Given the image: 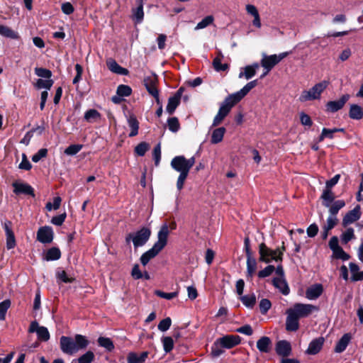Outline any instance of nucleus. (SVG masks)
I'll return each instance as SVG.
<instances>
[{
    "mask_svg": "<svg viewBox=\"0 0 363 363\" xmlns=\"http://www.w3.org/2000/svg\"><path fill=\"white\" fill-rule=\"evenodd\" d=\"M169 230L167 223H164L157 233V241L155 242L152 248L144 252L140 261L142 265L146 266L148 262L155 258L167 245L168 242Z\"/></svg>",
    "mask_w": 363,
    "mask_h": 363,
    "instance_id": "obj_1",
    "label": "nucleus"
},
{
    "mask_svg": "<svg viewBox=\"0 0 363 363\" xmlns=\"http://www.w3.org/2000/svg\"><path fill=\"white\" fill-rule=\"evenodd\" d=\"M152 235L150 228L143 226L135 232L128 233L125 237V242H133L135 250L144 246L150 240Z\"/></svg>",
    "mask_w": 363,
    "mask_h": 363,
    "instance_id": "obj_2",
    "label": "nucleus"
},
{
    "mask_svg": "<svg viewBox=\"0 0 363 363\" xmlns=\"http://www.w3.org/2000/svg\"><path fill=\"white\" fill-rule=\"evenodd\" d=\"M329 84V81L327 80H323L319 83L315 84L308 91H302L299 97V101L301 102H305L307 101L320 99L321 94L328 86Z\"/></svg>",
    "mask_w": 363,
    "mask_h": 363,
    "instance_id": "obj_3",
    "label": "nucleus"
},
{
    "mask_svg": "<svg viewBox=\"0 0 363 363\" xmlns=\"http://www.w3.org/2000/svg\"><path fill=\"white\" fill-rule=\"evenodd\" d=\"M244 251L247 257L246 276L247 279H252L256 272L257 262L254 257L253 252L251 249L250 240L248 236H246L244 239Z\"/></svg>",
    "mask_w": 363,
    "mask_h": 363,
    "instance_id": "obj_4",
    "label": "nucleus"
},
{
    "mask_svg": "<svg viewBox=\"0 0 363 363\" xmlns=\"http://www.w3.org/2000/svg\"><path fill=\"white\" fill-rule=\"evenodd\" d=\"M259 261L261 262L269 264L274 260L277 262L281 263L283 261V258L281 257V255L276 256V251L268 247L264 242L259 245Z\"/></svg>",
    "mask_w": 363,
    "mask_h": 363,
    "instance_id": "obj_5",
    "label": "nucleus"
},
{
    "mask_svg": "<svg viewBox=\"0 0 363 363\" xmlns=\"http://www.w3.org/2000/svg\"><path fill=\"white\" fill-rule=\"evenodd\" d=\"M1 223L6 235V248L8 250H11L16 245L15 235L12 229L13 223L9 220H5L4 222Z\"/></svg>",
    "mask_w": 363,
    "mask_h": 363,
    "instance_id": "obj_6",
    "label": "nucleus"
},
{
    "mask_svg": "<svg viewBox=\"0 0 363 363\" xmlns=\"http://www.w3.org/2000/svg\"><path fill=\"white\" fill-rule=\"evenodd\" d=\"M54 238V232L52 227L45 225L39 228L37 232V240L43 244L51 243Z\"/></svg>",
    "mask_w": 363,
    "mask_h": 363,
    "instance_id": "obj_7",
    "label": "nucleus"
},
{
    "mask_svg": "<svg viewBox=\"0 0 363 363\" xmlns=\"http://www.w3.org/2000/svg\"><path fill=\"white\" fill-rule=\"evenodd\" d=\"M362 216L361 207L357 205L352 210L349 211L343 217L342 225L347 228L349 225L357 221Z\"/></svg>",
    "mask_w": 363,
    "mask_h": 363,
    "instance_id": "obj_8",
    "label": "nucleus"
},
{
    "mask_svg": "<svg viewBox=\"0 0 363 363\" xmlns=\"http://www.w3.org/2000/svg\"><path fill=\"white\" fill-rule=\"evenodd\" d=\"M289 309L300 318L308 316L313 310H317L318 308L311 304L296 303L293 308Z\"/></svg>",
    "mask_w": 363,
    "mask_h": 363,
    "instance_id": "obj_9",
    "label": "nucleus"
},
{
    "mask_svg": "<svg viewBox=\"0 0 363 363\" xmlns=\"http://www.w3.org/2000/svg\"><path fill=\"white\" fill-rule=\"evenodd\" d=\"M350 99L349 94H343L337 101H329L325 104V111L328 113H335L342 109Z\"/></svg>",
    "mask_w": 363,
    "mask_h": 363,
    "instance_id": "obj_10",
    "label": "nucleus"
},
{
    "mask_svg": "<svg viewBox=\"0 0 363 363\" xmlns=\"http://www.w3.org/2000/svg\"><path fill=\"white\" fill-rule=\"evenodd\" d=\"M258 84V80L255 79L245 84L240 91L229 94L230 98L237 104L239 103L253 88Z\"/></svg>",
    "mask_w": 363,
    "mask_h": 363,
    "instance_id": "obj_11",
    "label": "nucleus"
},
{
    "mask_svg": "<svg viewBox=\"0 0 363 363\" xmlns=\"http://www.w3.org/2000/svg\"><path fill=\"white\" fill-rule=\"evenodd\" d=\"M258 84V80L255 79L245 84L240 91L229 94L230 98L237 104L239 103L253 88Z\"/></svg>",
    "mask_w": 363,
    "mask_h": 363,
    "instance_id": "obj_12",
    "label": "nucleus"
},
{
    "mask_svg": "<svg viewBox=\"0 0 363 363\" xmlns=\"http://www.w3.org/2000/svg\"><path fill=\"white\" fill-rule=\"evenodd\" d=\"M242 338L239 335H226L218 339V342L225 349H231L241 342Z\"/></svg>",
    "mask_w": 363,
    "mask_h": 363,
    "instance_id": "obj_13",
    "label": "nucleus"
},
{
    "mask_svg": "<svg viewBox=\"0 0 363 363\" xmlns=\"http://www.w3.org/2000/svg\"><path fill=\"white\" fill-rule=\"evenodd\" d=\"M12 186L13 187V192L16 195H28L33 198L35 196L34 189L27 183L14 182H13Z\"/></svg>",
    "mask_w": 363,
    "mask_h": 363,
    "instance_id": "obj_14",
    "label": "nucleus"
},
{
    "mask_svg": "<svg viewBox=\"0 0 363 363\" xmlns=\"http://www.w3.org/2000/svg\"><path fill=\"white\" fill-rule=\"evenodd\" d=\"M60 349L63 353L72 354L76 352V344L74 340L67 336H62L60 339Z\"/></svg>",
    "mask_w": 363,
    "mask_h": 363,
    "instance_id": "obj_15",
    "label": "nucleus"
},
{
    "mask_svg": "<svg viewBox=\"0 0 363 363\" xmlns=\"http://www.w3.org/2000/svg\"><path fill=\"white\" fill-rule=\"evenodd\" d=\"M170 165L177 172L190 171L186 163V158L184 155H178L173 157Z\"/></svg>",
    "mask_w": 363,
    "mask_h": 363,
    "instance_id": "obj_16",
    "label": "nucleus"
},
{
    "mask_svg": "<svg viewBox=\"0 0 363 363\" xmlns=\"http://www.w3.org/2000/svg\"><path fill=\"white\" fill-rule=\"evenodd\" d=\"M287 317L286 320V330L287 331L294 332L299 328V318L290 309L286 311Z\"/></svg>",
    "mask_w": 363,
    "mask_h": 363,
    "instance_id": "obj_17",
    "label": "nucleus"
},
{
    "mask_svg": "<svg viewBox=\"0 0 363 363\" xmlns=\"http://www.w3.org/2000/svg\"><path fill=\"white\" fill-rule=\"evenodd\" d=\"M136 7L132 9V19L135 24L141 23L144 19L143 0H135Z\"/></svg>",
    "mask_w": 363,
    "mask_h": 363,
    "instance_id": "obj_18",
    "label": "nucleus"
},
{
    "mask_svg": "<svg viewBox=\"0 0 363 363\" xmlns=\"http://www.w3.org/2000/svg\"><path fill=\"white\" fill-rule=\"evenodd\" d=\"M291 345L287 340H279L276 344L275 350L279 356L288 357L291 353Z\"/></svg>",
    "mask_w": 363,
    "mask_h": 363,
    "instance_id": "obj_19",
    "label": "nucleus"
},
{
    "mask_svg": "<svg viewBox=\"0 0 363 363\" xmlns=\"http://www.w3.org/2000/svg\"><path fill=\"white\" fill-rule=\"evenodd\" d=\"M325 339L323 337L313 339L308 345L306 353L314 355L318 354L322 349Z\"/></svg>",
    "mask_w": 363,
    "mask_h": 363,
    "instance_id": "obj_20",
    "label": "nucleus"
},
{
    "mask_svg": "<svg viewBox=\"0 0 363 363\" xmlns=\"http://www.w3.org/2000/svg\"><path fill=\"white\" fill-rule=\"evenodd\" d=\"M272 284L283 295L287 296L290 293V289L285 278H273Z\"/></svg>",
    "mask_w": 363,
    "mask_h": 363,
    "instance_id": "obj_21",
    "label": "nucleus"
},
{
    "mask_svg": "<svg viewBox=\"0 0 363 363\" xmlns=\"http://www.w3.org/2000/svg\"><path fill=\"white\" fill-rule=\"evenodd\" d=\"M272 340L267 336L260 337L257 342V348L262 353H269L272 350Z\"/></svg>",
    "mask_w": 363,
    "mask_h": 363,
    "instance_id": "obj_22",
    "label": "nucleus"
},
{
    "mask_svg": "<svg viewBox=\"0 0 363 363\" xmlns=\"http://www.w3.org/2000/svg\"><path fill=\"white\" fill-rule=\"evenodd\" d=\"M277 64V55H264L261 60L260 65L264 69L271 71Z\"/></svg>",
    "mask_w": 363,
    "mask_h": 363,
    "instance_id": "obj_23",
    "label": "nucleus"
},
{
    "mask_svg": "<svg viewBox=\"0 0 363 363\" xmlns=\"http://www.w3.org/2000/svg\"><path fill=\"white\" fill-rule=\"evenodd\" d=\"M323 286L321 284H315L307 289L306 291V298L310 300L318 298L323 294Z\"/></svg>",
    "mask_w": 363,
    "mask_h": 363,
    "instance_id": "obj_24",
    "label": "nucleus"
},
{
    "mask_svg": "<svg viewBox=\"0 0 363 363\" xmlns=\"http://www.w3.org/2000/svg\"><path fill=\"white\" fill-rule=\"evenodd\" d=\"M236 104L237 103L228 95L221 104L218 112L225 118L230 112L231 108Z\"/></svg>",
    "mask_w": 363,
    "mask_h": 363,
    "instance_id": "obj_25",
    "label": "nucleus"
},
{
    "mask_svg": "<svg viewBox=\"0 0 363 363\" xmlns=\"http://www.w3.org/2000/svg\"><path fill=\"white\" fill-rule=\"evenodd\" d=\"M322 200V205L325 207H329L332 203L335 201V195L332 189H324L320 197Z\"/></svg>",
    "mask_w": 363,
    "mask_h": 363,
    "instance_id": "obj_26",
    "label": "nucleus"
},
{
    "mask_svg": "<svg viewBox=\"0 0 363 363\" xmlns=\"http://www.w3.org/2000/svg\"><path fill=\"white\" fill-rule=\"evenodd\" d=\"M259 67V65L257 62H255L252 65L245 66L244 67V72H240L239 78L244 77L247 80L250 79L256 74V71Z\"/></svg>",
    "mask_w": 363,
    "mask_h": 363,
    "instance_id": "obj_27",
    "label": "nucleus"
},
{
    "mask_svg": "<svg viewBox=\"0 0 363 363\" xmlns=\"http://www.w3.org/2000/svg\"><path fill=\"white\" fill-rule=\"evenodd\" d=\"M106 65L109 70L113 73L121 75H127L129 72L127 69L119 65L115 60L110 59L107 61Z\"/></svg>",
    "mask_w": 363,
    "mask_h": 363,
    "instance_id": "obj_28",
    "label": "nucleus"
},
{
    "mask_svg": "<svg viewBox=\"0 0 363 363\" xmlns=\"http://www.w3.org/2000/svg\"><path fill=\"white\" fill-rule=\"evenodd\" d=\"M350 340L351 335L350 333L344 334L336 343V345L334 349L335 352L337 353H341L344 352L346 350Z\"/></svg>",
    "mask_w": 363,
    "mask_h": 363,
    "instance_id": "obj_29",
    "label": "nucleus"
},
{
    "mask_svg": "<svg viewBox=\"0 0 363 363\" xmlns=\"http://www.w3.org/2000/svg\"><path fill=\"white\" fill-rule=\"evenodd\" d=\"M128 124L130 128V132L128 134L130 138L136 136L138 134L139 121L134 114H130L128 118Z\"/></svg>",
    "mask_w": 363,
    "mask_h": 363,
    "instance_id": "obj_30",
    "label": "nucleus"
},
{
    "mask_svg": "<svg viewBox=\"0 0 363 363\" xmlns=\"http://www.w3.org/2000/svg\"><path fill=\"white\" fill-rule=\"evenodd\" d=\"M61 255L62 253L59 247H52L46 251L43 259L46 261H55L60 259Z\"/></svg>",
    "mask_w": 363,
    "mask_h": 363,
    "instance_id": "obj_31",
    "label": "nucleus"
},
{
    "mask_svg": "<svg viewBox=\"0 0 363 363\" xmlns=\"http://www.w3.org/2000/svg\"><path fill=\"white\" fill-rule=\"evenodd\" d=\"M349 117L353 120H361L363 118V108L357 104H351Z\"/></svg>",
    "mask_w": 363,
    "mask_h": 363,
    "instance_id": "obj_32",
    "label": "nucleus"
},
{
    "mask_svg": "<svg viewBox=\"0 0 363 363\" xmlns=\"http://www.w3.org/2000/svg\"><path fill=\"white\" fill-rule=\"evenodd\" d=\"M225 132L226 129L224 127H220L213 130L211 137V143L212 144L220 143L223 139Z\"/></svg>",
    "mask_w": 363,
    "mask_h": 363,
    "instance_id": "obj_33",
    "label": "nucleus"
},
{
    "mask_svg": "<svg viewBox=\"0 0 363 363\" xmlns=\"http://www.w3.org/2000/svg\"><path fill=\"white\" fill-rule=\"evenodd\" d=\"M157 82V79L156 77H147L144 79L143 84L149 94L158 90L156 86Z\"/></svg>",
    "mask_w": 363,
    "mask_h": 363,
    "instance_id": "obj_34",
    "label": "nucleus"
},
{
    "mask_svg": "<svg viewBox=\"0 0 363 363\" xmlns=\"http://www.w3.org/2000/svg\"><path fill=\"white\" fill-rule=\"evenodd\" d=\"M0 35L11 39L17 40L20 38V36L17 32L4 25H0Z\"/></svg>",
    "mask_w": 363,
    "mask_h": 363,
    "instance_id": "obj_35",
    "label": "nucleus"
},
{
    "mask_svg": "<svg viewBox=\"0 0 363 363\" xmlns=\"http://www.w3.org/2000/svg\"><path fill=\"white\" fill-rule=\"evenodd\" d=\"M239 298L247 308L252 309L256 304V296L254 293L250 295L241 296Z\"/></svg>",
    "mask_w": 363,
    "mask_h": 363,
    "instance_id": "obj_36",
    "label": "nucleus"
},
{
    "mask_svg": "<svg viewBox=\"0 0 363 363\" xmlns=\"http://www.w3.org/2000/svg\"><path fill=\"white\" fill-rule=\"evenodd\" d=\"M181 100L172 96L168 99V103L166 107L167 112L172 115L174 113L177 108L179 106Z\"/></svg>",
    "mask_w": 363,
    "mask_h": 363,
    "instance_id": "obj_37",
    "label": "nucleus"
},
{
    "mask_svg": "<svg viewBox=\"0 0 363 363\" xmlns=\"http://www.w3.org/2000/svg\"><path fill=\"white\" fill-rule=\"evenodd\" d=\"M97 342L100 347L105 348L108 352H112L115 348L113 342L109 337H99Z\"/></svg>",
    "mask_w": 363,
    "mask_h": 363,
    "instance_id": "obj_38",
    "label": "nucleus"
},
{
    "mask_svg": "<svg viewBox=\"0 0 363 363\" xmlns=\"http://www.w3.org/2000/svg\"><path fill=\"white\" fill-rule=\"evenodd\" d=\"M74 344H76V351L86 348L89 343V340L85 336L79 334H77L74 336Z\"/></svg>",
    "mask_w": 363,
    "mask_h": 363,
    "instance_id": "obj_39",
    "label": "nucleus"
},
{
    "mask_svg": "<svg viewBox=\"0 0 363 363\" xmlns=\"http://www.w3.org/2000/svg\"><path fill=\"white\" fill-rule=\"evenodd\" d=\"M345 201L344 200H336L330 204L329 208V213L332 216H337L339 211L345 207Z\"/></svg>",
    "mask_w": 363,
    "mask_h": 363,
    "instance_id": "obj_40",
    "label": "nucleus"
},
{
    "mask_svg": "<svg viewBox=\"0 0 363 363\" xmlns=\"http://www.w3.org/2000/svg\"><path fill=\"white\" fill-rule=\"evenodd\" d=\"M223 57L222 54L220 52L219 55L216 57L213 60V66L216 71L221 72L226 71L229 68L228 64H222L221 58Z\"/></svg>",
    "mask_w": 363,
    "mask_h": 363,
    "instance_id": "obj_41",
    "label": "nucleus"
},
{
    "mask_svg": "<svg viewBox=\"0 0 363 363\" xmlns=\"http://www.w3.org/2000/svg\"><path fill=\"white\" fill-rule=\"evenodd\" d=\"M341 242L342 244H347L352 240L356 238L354 230L352 228H347L345 232H343L340 236Z\"/></svg>",
    "mask_w": 363,
    "mask_h": 363,
    "instance_id": "obj_42",
    "label": "nucleus"
},
{
    "mask_svg": "<svg viewBox=\"0 0 363 363\" xmlns=\"http://www.w3.org/2000/svg\"><path fill=\"white\" fill-rule=\"evenodd\" d=\"M333 252V257L337 259H342L343 261H347L350 259V255L345 252L342 247L336 248L335 250H332Z\"/></svg>",
    "mask_w": 363,
    "mask_h": 363,
    "instance_id": "obj_43",
    "label": "nucleus"
},
{
    "mask_svg": "<svg viewBox=\"0 0 363 363\" xmlns=\"http://www.w3.org/2000/svg\"><path fill=\"white\" fill-rule=\"evenodd\" d=\"M56 278L66 284L73 283L75 281L74 278L69 277L67 272L65 270H61L60 268H57L56 271Z\"/></svg>",
    "mask_w": 363,
    "mask_h": 363,
    "instance_id": "obj_44",
    "label": "nucleus"
},
{
    "mask_svg": "<svg viewBox=\"0 0 363 363\" xmlns=\"http://www.w3.org/2000/svg\"><path fill=\"white\" fill-rule=\"evenodd\" d=\"M101 118V113L96 109H89L84 113V119L89 122L96 121Z\"/></svg>",
    "mask_w": 363,
    "mask_h": 363,
    "instance_id": "obj_45",
    "label": "nucleus"
},
{
    "mask_svg": "<svg viewBox=\"0 0 363 363\" xmlns=\"http://www.w3.org/2000/svg\"><path fill=\"white\" fill-rule=\"evenodd\" d=\"M132 89L130 86L125 84H120L116 89V94L121 97H127L132 94Z\"/></svg>",
    "mask_w": 363,
    "mask_h": 363,
    "instance_id": "obj_46",
    "label": "nucleus"
},
{
    "mask_svg": "<svg viewBox=\"0 0 363 363\" xmlns=\"http://www.w3.org/2000/svg\"><path fill=\"white\" fill-rule=\"evenodd\" d=\"M11 301L10 299H5L0 303V320L6 319L7 311L11 307Z\"/></svg>",
    "mask_w": 363,
    "mask_h": 363,
    "instance_id": "obj_47",
    "label": "nucleus"
},
{
    "mask_svg": "<svg viewBox=\"0 0 363 363\" xmlns=\"http://www.w3.org/2000/svg\"><path fill=\"white\" fill-rule=\"evenodd\" d=\"M162 342L163 345V349L166 353L170 352L174 348V340L172 337L166 336L162 337Z\"/></svg>",
    "mask_w": 363,
    "mask_h": 363,
    "instance_id": "obj_48",
    "label": "nucleus"
},
{
    "mask_svg": "<svg viewBox=\"0 0 363 363\" xmlns=\"http://www.w3.org/2000/svg\"><path fill=\"white\" fill-rule=\"evenodd\" d=\"M167 125L170 131L177 133L180 128V123L177 117H171L167 119Z\"/></svg>",
    "mask_w": 363,
    "mask_h": 363,
    "instance_id": "obj_49",
    "label": "nucleus"
},
{
    "mask_svg": "<svg viewBox=\"0 0 363 363\" xmlns=\"http://www.w3.org/2000/svg\"><path fill=\"white\" fill-rule=\"evenodd\" d=\"M83 148V145L73 144L69 145L64 151L67 155L73 156L77 155Z\"/></svg>",
    "mask_w": 363,
    "mask_h": 363,
    "instance_id": "obj_50",
    "label": "nucleus"
},
{
    "mask_svg": "<svg viewBox=\"0 0 363 363\" xmlns=\"http://www.w3.org/2000/svg\"><path fill=\"white\" fill-rule=\"evenodd\" d=\"M54 81L51 79H38L36 82L35 86L38 89H46L50 90L52 86Z\"/></svg>",
    "mask_w": 363,
    "mask_h": 363,
    "instance_id": "obj_51",
    "label": "nucleus"
},
{
    "mask_svg": "<svg viewBox=\"0 0 363 363\" xmlns=\"http://www.w3.org/2000/svg\"><path fill=\"white\" fill-rule=\"evenodd\" d=\"M214 17L212 15H209L203 18L199 23H197L195 27V30H199L206 28L213 23Z\"/></svg>",
    "mask_w": 363,
    "mask_h": 363,
    "instance_id": "obj_52",
    "label": "nucleus"
},
{
    "mask_svg": "<svg viewBox=\"0 0 363 363\" xmlns=\"http://www.w3.org/2000/svg\"><path fill=\"white\" fill-rule=\"evenodd\" d=\"M149 149L150 145L147 143L141 142L135 147V153L138 156L143 157Z\"/></svg>",
    "mask_w": 363,
    "mask_h": 363,
    "instance_id": "obj_53",
    "label": "nucleus"
},
{
    "mask_svg": "<svg viewBox=\"0 0 363 363\" xmlns=\"http://www.w3.org/2000/svg\"><path fill=\"white\" fill-rule=\"evenodd\" d=\"M189 171L179 172V177L177 180V189L181 191L184 186L185 181L186 180Z\"/></svg>",
    "mask_w": 363,
    "mask_h": 363,
    "instance_id": "obj_54",
    "label": "nucleus"
},
{
    "mask_svg": "<svg viewBox=\"0 0 363 363\" xmlns=\"http://www.w3.org/2000/svg\"><path fill=\"white\" fill-rule=\"evenodd\" d=\"M223 347H221L220 343L218 342V339L214 342L213 345L211 346V354L213 357H218L220 356L224 350H223Z\"/></svg>",
    "mask_w": 363,
    "mask_h": 363,
    "instance_id": "obj_55",
    "label": "nucleus"
},
{
    "mask_svg": "<svg viewBox=\"0 0 363 363\" xmlns=\"http://www.w3.org/2000/svg\"><path fill=\"white\" fill-rule=\"evenodd\" d=\"M35 74L37 76L45 79H50L52 75V72L50 69L43 67H35Z\"/></svg>",
    "mask_w": 363,
    "mask_h": 363,
    "instance_id": "obj_56",
    "label": "nucleus"
},
{
    "mask_svg": "<svg viewBox=\"0 0 363 363\" xmlns=\"http://www.w3.org/2000/svg\"><path fill=\"white\" fill-rule=\"evenodd\" d=\"M95 355L93 352L87 351L86 353L80 356L77 361L78 363H91L94 359Z\"/></svg>",
    "mask_w": 363,
    "mask_h": 363,
    "instance_id": "obj_57",
    "label": "nucleus"
},
{
    "mask_svg": "<svg viewBox=\"0 0 363 363\" xmlns=\"http://www.w3.org/2000/svg\"><path fill=\"white\" fill-rule=\"evenodd\" d=\"M38 338L41 340L46 342L50 339V333L47 328L41 326L37 331Z\"/></svg>",
    "mask_w": 363,
    "mask_h": 363,
    "instance_id": "obj_58",
    "label": "nucleus"
},
{
    "mask_svg": "<svg viewBox=\"0 0 363 363\" xmlns=\"http://www.w3.org/2000/svg\"><path fill=\"white\" fill-rule=\"evenodd\" d=\"M260 313L265 315L272 307L271 301L267 298H262L259 304Z\"/></svg>",
    "mask_w": 363,
    "mask_h": 363,
    "instance_id": "obj_59",
    "label": "nucleus"
},
{
    "mask_svg": "<svg viewBox=\"0 0 363 363\" xmlns=\"http://www.w3.org/2000/svg\"><path fill=\"white\" fill-rule=\"evenodd\" d=\"M275 270V267L272 264L267 265L264 269L260 270L257 273V276L260 279L269 277Z\"/></svg>",
    "mask_w": 363,
    "mask_h": 363,
    "instance_id": "obj_60",
    "label": "nucleus"
},
{
    "mask_svg": "<svg viewBox=\"0 0 363 363\" xmlns=\"http://www.w3.org/2000/svg\"><path fill=\"white\" fill-rule=\"evenodd\" d=\"M155 295H157V296H159L160 298H165L167 300H171V299L176 298L178 296L179 292L174 291V292H171V293H166V292H164L160 290H156L155 291Z\"/></svg>",
    "mask_w": 363,
    "mask_h": 363,
    "instance_id": "obj_61",
    "label": "nucleus"
},
{
    "mask_svg": "<svg viewBox=\"0 0 363 363\" xmlns=\"http://www.w3.org/2000/svg\"><path fill=\"white\" fill-rule=\"evenodd\" d=\"M172 325V319L169 317L162 319L158 324L157 328L162 332L168 330Z\"/></svg>",
    "mask_w": 363,
    "mask_h": 363,
    "instance_id": "obj_62",
    "label": "nucleus"
},
{
    "mask_svg": "<svg viewBox=\"0 0 363 363\" xmlns=\"http://www.w3.org/2000/svg\"><path fill=\"white\" fill-rule=\"evenodd\" d=\"M48 153V149L41 148L35 155L32 156V161L35 163L38 162L41 159L46 157Z\"/></svg>",
    "mask_w": 363,
    "mask_h": 363,
    "instance_id": "obj_63",
    "label": "nucleus"
},
{
    "mask_svg": "<svg viewBox=\"0 0 363 363\" xmlns=\"http://www.w3.org/2000/svg\"><path fill=\"white\" fill-rule=\"evenodd\" d=\"M300 122L303 125L306 126L308 128H311L313 124L310 116H308L304 112H301L300 113Z\"/></svg>",
    "mask_w": 363,
    "mask_h": 363,
    "instance_id": "obj_64",
    "label": "nucleus"
}]
</instances>
